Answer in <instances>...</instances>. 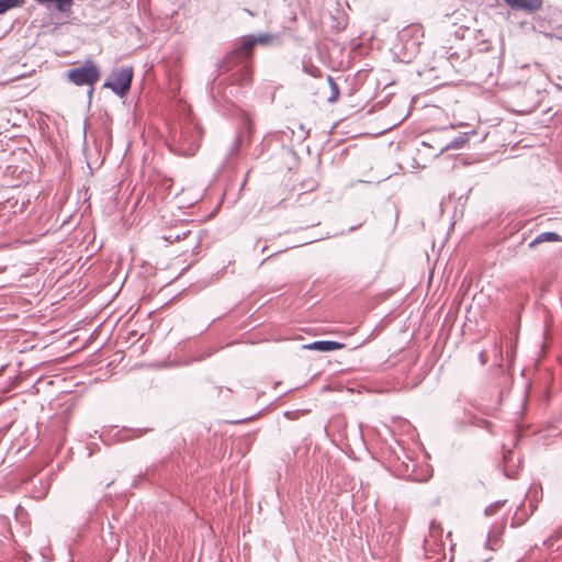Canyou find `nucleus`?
<instances>
[{"label": "nucleus", "instance_id": "9d476101", "mask_svg": "<svg viewBox=\"0 0 562 562\" xmlns=\"http://www.w3.org/2000/svg\"><path fill=\"white\" fill-rule=\"evenodd\" d=\"M24 2L25 0H0V14L5 13L10 9L22 7Z\"/></svg>", "mask_w": 562, "mask_h": 562}, {"label": "nucleus", "instance_id": "0eeeda50", "mask_svg": "<svg viewBox=\"0 0 562 562\" xmlns=\"http://www.w3.org/2000/svg\"><path fill=\"white\" fill-rule=\"evenodd\" d=\"M505 528V521H502L501 524H495L488 535H487V539H486V547L491 550H497L499 547H501V536L503 533V530Z\"/></svg>", "mask_w": 562, "mask_h": 562}, {"label": "nucleus", "instance_id": "4468645a", "mask_svg": "<svg viewBox=\"0 0 562 562\" xmlns=\"http://www.w3.org/2000/svg\"><path fill=\"white\" fill-rule=\"evenodd\" d=\"M318 187V181L314 178H310L302 183V188L305 191H314Z\"/></svg>", "mask_w": 562, "mask_h": 562}, {"label": "nucleus", "instance_id": "1a4fd4ad", "mask_svg": "<svg viewBox=\"0 0 562 562\" xmlns=\"http://www.w3.org/2000/svg\"><path fill=\"white\" fill-rule=\"evenodd\" d=\"M562 241V237L554 232H544L536 236L533 240L529 243V248H535L542 243H557Z\"/></svg>", "mask_w": 562, "mask_h": 562}, {"label": "nucleus", "instance_id": "f8f14e48", "mask_svg": "<svg viewBox=\"0 0 562 562\" xmlns=\"http://www.w3.org/2000/svg\"><path fill=\"white\" fill-rule=\"evenodd\" d=\"M439 145H445V143H440L432 135L427 136V139L422 142L423 147L432 148L434 154L437 151Z\"/></svg>", "mask_w": 562, "mask_h": 562}, {"label": "nucleus", "instance_id": "423d86ee", "mask_svg": "<svg viewBox=\"0 0 562 562\" xmlns=\"http://www.w3.org/2000/svg\"><path fill=\"white\" fill-rule=\"evenodd\" d=\"M470 137L467 133H463L457 137H454L452 140L445 143V145H439L437 148V151L432 154L434 157H439L441 154L449 149H459L464 147V145L469 142Z\"/></svg>", "mask_w": 562, "mask_h": 562}, {"label": "nucleus", "instance_id": "9b49d317", "mask_svg": "<svg viewBox=\"0 0 562 562\" xmlns=\"http://www.w3.org/2000/svg\"><path fill=\"white\" fill-rule=\"evenodd\" d=\"M327 80L329 82V86L331 88V95L328 98V101L329 102H336L338 100V97H339V87L338 85L335 82V80L333 79V77L328 76L327 77Z\"/></svg>", "mask_w": 562, "mask_h": 562}, {"label": "nucleus", "instance_id": "7ed1b4c3", "mask_svg": "<svg viewBox=\"0 0 562 562\" xmlns=\"http://www.w3.org/2000/svg\"><path fill=\"white\" fill-rule=\"evenodd\" d=\"M133 79V68L122 67L112 72L111 80H108L103 87L111 89L115 94L124 97L131 88Z\"/></svg>", "mask_w": 562, "mask_h": 562}, {"label": "nucleus", "instance_id": "20e7f679", "mask_svg": "<svg viewBox=\"0 0 562 562\" xmlns=\"http://www.w3.org/2000/svg\"><path fill=\"white\" fill-rule=\"evenodd\" d=\"M270 37L271 36L269 34L244 37L241 43L234 50L231 52V58L243 57V56L245 58H248V57L252 58V50H254L256 44L268 43L270 41Z\"/></svg>", "mask_w": 562, "mask_h": 562}, {"label": "nucleus", "instance_id": "6e6552de", "mask_svg": "<svg viewBox=\"0 0 562 562\" xmlns=\"http://www.w3.org/2000/svg\"><path fill=\"white\" fill-rule=\"evenodd\" d=\"M345 347L344 344L331 340H317L312 344L305 345V349L317 350L321 352H328L333 350L342 349Z\"/></svg>", "mask_w": 562, "mask_h": 562}, {"label": "nucleus", "instance_id": "f03ea898", "mask_svg": "<svg viewBox=\"0 0 562 562\" xmlns=\"http://www.w3.org/2000/svg\"><path fill=\"white\" fill-rule=\"evenodd\" d=\"M236 67V70L232 74V82L238 86H247L251 82V58L235 57L231 58V54L226 58V69L232 70Z\"/></svg>", "mask_w": 562, "mask_h": 562}, {"label": "nucleus", "instance_id": "39448f33", "mask_svg": "<svg viewBox=\"0 0 562 562\" xmlns=\"http://www.w3.org/2000/svg\"><path fill=\"white\" fill-rule=\"evenodd\" d=\"M514 10L533 13L541 9L542 0H504Z\"/></svg>", "mask_w": 562, "mask_h": 562}, {"label": "nucleus", "instance_id": "ddd939ff", "mask_svg": "<svg viewBox=\"0 0 562 562\" xmlns=\"http://www.w3.org/2000/svg\"><path fill=\"white\" fill-rule=\"evenodd\" d=\"M504 504H505V501H497V502H494L493 504H490L484 510L485 516H487V517L493 516L504 506Z\"/></svg>", "mask_w": 562, "mask_h": 562}, {"label": "nucleus", "instance_id": "dca6fc26", "mask_svg": "<svg viewBox=\"0 0 562 562\" xmlns=\"http://www.w3.org/2000/svg\"><path fill=\"white\" fill-rule=\"evenodd\" d=\"M479 425L482 427H485L487 429H490V427H491V423L487 420H482L481 424H479Z\"/></svg>", "mask_w": 562, "mask_h": 562}, {"label": "nucleus", "instance_id": "f257e3e1", "mask_svg": "<svg viewBox=\"0 0 562 562\" xmlns=\"http://www.w3.org/2000/svg\"><path fill=\"white\" fill-rule=\"evenodd\" d=\"M66 78L75 86H89L91 94L93 86L100 80V69L92 60H86L80 67L69 69Z\"/></svg>", "mask_w": 562, "mask_h": 562}, {"label": "nucleus", "instance_id": "2eb2a0df", "mask_svg": "<svg viewBox=\"0 0 562 562\" xmlns=\"http://www.w3.org/2000/svg\"><path fill=\"white\" fill-rule=\"evenodd\" d=\"M186 236H187V233H183L182 235H180V234H177V235L170 234L169 236H166L165 239L166 240H172V239L180 240L181 238H184Z\"/></svg>", "mask_w": 562, "mask_h": 562}]
</instances>
